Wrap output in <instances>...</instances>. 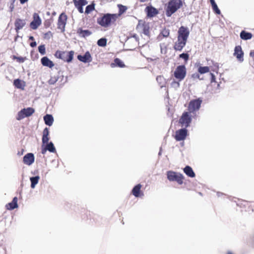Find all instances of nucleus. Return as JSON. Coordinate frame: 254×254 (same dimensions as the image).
I'll list each match as a JSON object with an SVG mask.
<instances>
[{
  "label": "nucleus",
  "mask_w": 254,
  "mask_h": 254,
  "mask_svg": "<svg viewBox=\"0 0 254 254\" xmlns=\"http://www.w3.org/2000/svg\"><path fill=\"white\" fill-rule=\"evenodd\" d=\"M210 2L211 3L213 11L217 14H220L221 13L220 10L218 8L214 0H210Z\"/></svg>",
  "instance_id": "nucleus-30"
},
{
  "label": "nucleus",
  "mask_w": 254,
  "mask_h": 254,
  "mask_svg": "<svg viewBox=\"0 0 254 254\" xmlns=\"http://www.w3.org/2000/svg\"><path fill=\"white\" fill-rule=\"evenodd\" d=\"M26 24L24 19L17 18L14 22L15 30L17 33H18L19 30L21 29Z\"/></svg>",
  "instance_id": "nucleus-18"
},
{
  "label": "nucleus",
  "mask_w": 254,
  "mask_h": 254,
  "mask_svg": "<svg viewBox=\"0 0 254 254\" xmlns=\"http://www.w3.org/2000/svg\"><path fill=\"white\" fill-rule=\"evenodd\" d=\"M240 37L242 40H248L252 39L253 37V34L250 32L242 30L240 33Z\"/></svg>",
  "instance_id": "nucleus-24"
},
{
  "label": "nucleus",
  "mask_w": 254,
  "mask_h": 254,
  "mask_svg": "<svg viewBox=\"0 0 254 254\" xmlns=\"http://www.w3.org/2000/svg\"><path fill=\"white\" fill-rule=\"evenodd\" d=\"M97 44L101 47H104L107 44V40L105 38H101L97 41Z\"/></svg>",
  "instance_id": "nucleus-37"
},
{
  "label": "nucleus",
  "mask_w": 254,
  "mask_h": 254,
  "mask_svg": "<svg viewBox=\"0 0 254 254\" xmlns=\"http://www.w3.org/2000/svg\"><path fill=\"white\" fill-rule=\"evenodd\" d=\"M75 6L77 8L78 11L82 13L83 12V6L87 4L86 0H73Z\"/></svg>",
  "instance_id": "nucleus-15"
},
{
  "label": "nucleus",
  "mask_w": 254,
  "mask_h": 254,
  "mask_svg": "<svg viewBox=\"0 0 254 254\" xmlns=\"http://www.w3.org/2000/svg\"><path fill=\"white\" fill-rule=\"evenodd\" d=\"M44 120L45 124L49 126H51L52 125L54 121V119L51 115H46L45 116H44Z\"/></svg>",
  "instance_id": "nucleus-28"
},
{
  "label": "nucleus",
  "mask_w": 254,
  "mask_h": 254,
  "mask_svg": "<svg viewBox=\"0 0 254 254\" xmlns=\"http://www.w3.org/2000/svg\"><path fill=\"white\" fill-rule=\"evenodd\" d=\"M10 1L12 2V3H14L15 0H10Z\"/></svg>",
  "instance_id": "nucleus-52"
},
{
  "label": "nucleus",
  "mask_w": 254,
  "mask_h": 254,
  "mask_svg": "<svg viewBox=\"0 0 254 254\" xmlns=\"http://www.w3.org/2000/svg\"><path fill=\"white\" fill-rule=\"evenodd\" d=\"M189 35L190 31L188 27L182 26L179 28L178 31V38L188 40Z\"/></svg>",
  "instance_id": "nucleus-10"
},
{
  "label": "nucleus",
  "mask_w": 254,
  "mask_h": 254,
  "mask_svg": "<svg viewBox=\"0 0 254 254\" xmlns=\"http://www.w3.org/2000/svg\"><path fill=\"white\" fill-rule=\"evenodd\" d=\"M77 33L82 37H86L90 36L91 34V32L88 30H83L81 28H79L77 30Z\"/></svg>",
  "instance_id": "nucleus-26"
},
{
  "label": "nucleus",
  "mask_w": 254,
  "mask_h": 254,
  "mask_svg": "<svg viewBox=\"0 0 254 254\" xmlns=\"http://www.w3.org/2000/svg\"><path fill=\"white\" fill-rule=\"evenodd\" d=\"M183 5L182 0H170L166 5L165 13L167 17H171Z\"/></svg>",
  "instance_id": "nucleus-1"
},
{
  "label": "nucleus",
  "mask_w": 254,
  "mask_h": 254,
  "mask_svg": "<svg viewBox=\"0 0 254 254\" xmlns=\"http://www.w3.org/2000/svg\"><path fill=\"white\" fill-rule=\"evenodd\" d=\"M187 42V40L177 37V40L174 43L173 48L176 51H181L185 47Z\"/></svg>",
  "instance_id": "nucleus-11"
},
{
  "label": "nucleus",
  "mask_w": 254,
  "mask_h": 254,
  "mask_svg": "<svg viewBox=\"0 0 254 254\" xmlns=\"http://www.w3.org/2000/svg\"><path fill=\"white\" fill-rule=\"evenodd\" d=\"M188 134V130L182 128L177 130L175 132V138L177 141H182L186 139Z\"/></svg>",
  "instance_id": "nucleus-13"
},
{
  "label": "nucleus",
  "mask_w": 254,
  "mask_h": 254,
  "mask_svg": "<svg viewBox=\"0 0 254 254\" xmlns=\"http://www.w3.org/2000/svg\"><path fill=\"white\" fill-rule=\"evenodd\" d=\"M198 72L199 74H204L209 72L210 71V68L209 66H200L197 69Z\"/></svg>",
  "instance_id": "nucleus-31"
},
{
  "label": "nucleus",
  "mask_w": 254,
  "mask_h": 254,
  "mask_svg": "<svg viewBox=\"0 0 254 254\" xmlns=\"http://www.w3.org/2000/svg\"><path fill=\"white\" fill-rule=\"evenodd\" d=\"M95 9V4L94 3H92L87 5L85 9V13L88 14L90 13L91 11L94 10Z\"/></svg>",
  "instance_id": "nucleus-35"
},
{
  "label": "nucleus",
  "mask_w": 254,
  "mask_h": 254,
  "mask_svg": "<svg viewBox=\"0 0 254 254\" xmlns=\"http://www.w3.org/2000/svg\"><path fill=\"white\" fill-rule=\"evenodd\" d=\"M118 7L119 8V12L118 13H115L116 15H117V19L123 14L127 9V7L126 6L123 5L121 4H118Z\"/></svg>",
  "instance_id": "nucleus-29"
},
{
  "label": "nucleus",
  "mask_w": 254,
  "mask_h": 254,
  "mask_svg": "<svg viewBox=\"0 0 254 254\" xmlns=\"http://www.w3.org/2000/svg\"><path fill=\"white\" fill-rule=\"evenodd\" d=\"M169 35H170L169 30L164 28L161 31L159 37H161V36H162L163 37H168L169 36Z\"/></svg>",
  "instance_id": "nucleus-33"
},
{
  "label": "nucleus",
  "mask_w": 254,
  "mask_h": 254,
  "mask_svg": "<svg viewBox=\"0 0 254 254\" xmlns=\"http://www.w3.org/2000/svg\"><path fill=\"white\" fill-rule=\"evenodd\" d=\"M187 70L184 65L178 66L174 72V77L179 81L183 80L186 76Z\"/></svg>",
  "instance_id": "nucleus-5"
},
{
  "label": "nucleus",
  "mask_w": 254,
  "mask_h": 254,
  "mask_svg": "<svg viewBox=\"0 0 254 254\" xmlns=\"http://www.w3.org/2000/svg\"><path fill=\"white\" fill-rule=\"evenodd\" d=\"M74 52L73 51L69 52L57 51L55 56L57 58L60 59L65 62L70 63L72 61Z\"/></svg>",
  "instance_id": "nucleus-3"
},
{
  "label": "nucleus",
  "mask_w": 254,
  "mask_h": 254,
  "mask_svg": "<svg viewBox=\"0 0 254 254\" xmlns=\"http://www.w3.org/2000/svg\"><path fill=\"white\" fill-rule=\"evenodd\" d=\"M112 67L115 66H119L120 67H125V64L119 58H116L114 60V63H112L111 64Z\"/></svg>",
  "instance_id": "nucleus-27"
},
{
  "label": "nucleus",
  "mask_w": 254,
  "mask_h": 254,
  "mask_svg": "<svg viewBox=\"0 0 254 254\" xmlns=\"http://www.w3.org/2000/svg\"><path fill=\"white\" fill-rule=\"evenodd\" d=\"M117 19V15L114 14L106 13L97 18V23L104 28H107L114 24Z\"/></svg>",
  "instance_id": "nucleus-2"
},
{
  "label": "nucleus",
  "mask_w": 254,
  "mask_h": 254,
  "mask_svg": "<svg viewBox=\"0 0 254 254\" xmlns=\"http://www.w3.org/2000/svg\"><path fill=\"white\" fill-rule=\"evenodd\" d=\"M148 0H140V1L141 2H144L145 1H147Z\"/></svg>",
  "instance_id": "nucleus-50"
},
{
  "label": "nucleus",
  "mask_w": 254,
  "mask_h": 254,
  "mask_svg": "<svg viewBox=\"0 0 254 254\" xmlns=\"http://www.w3.org/2000/svg\"><path fill=\"white\" fill-rule=\"evenodd\" d=\"M19 0L21 4H23L28 1V0Z\"/></svg>",
  "instance_id": "nucleus-48"
},
{
  "label": "nucleus",
  "mask_w": 254,
  "mask_h": 254,
  "mask_svg": "<svg viewBox=\"0 0 254 254\" xmlns=\"http://www.w3.org/2000/svg\"><path fill=\"white\" fill-rule=\"evenodd\" d=\"M33 20L31 22L30 26L32 29L35 30L41 24L42 21L39 14L37 13L33 14Z\"/></svg>",
  "instance_id": "nucleus-12"
},
{
  "label": "nucleus",
  "mask_w": 254,
  "mask_h": 254,
  "mask_svg": "<svg viewBox=\"0 0 254 254\" xmlns=\"http://www.w3.org/2000/svg\"><path fill=\"white\" fill-rule=\"evenodd\" d=\"M142 25H143V23H141V21H139L138 24L137 25L136 28H137V29L139 28V27H140Z\"/></svg>",
  "instance_id": "nucleus-44"
},
{
  "label": "nucleus",
  "mask_w": 254,
  "mask_h": 254,
  "mask_svg": "<svg viewBox=\"0 0 254 254\" xmlns=\"http://www.w3.org/2000/svg\"><path fill=\"white\" fill-rule=\"evenodd\" d=\"M142 185L137 184L132 189L131 193L136 197H141L143 196V192L141 190Z\"/></svg>",
  "instance_id": "nucleus-17"
},
{
  "label": "nucleus",
  "mask_w": 254,
  "mask_h": 254,
  "mask_svg": "<svg viewBox=\"0 0 254 254\" xmlns=\"http://www.w3.org/2000/svg\"><path fill=\"white\" fill-rule=\"evenodd\" d=\"M50 139L49 137V129L47 127H46L43 131V136H42V143L45 144L46 143H48L49 140Z\"/></svg>",
  "instance_id": "nucleus-22"
},
{
  "label": "nucleus",
  "mask_w": 254,
  "mask_h": 254,
  "mask_svg": "<svg viewBox=\"0 0 254 254\" xmlns=\"http://www.w3.org/2000/svg\"><path fill=\"white\" fill-rule=\"evenodd\" d=\"M148 17H153L158 13V10L152 6H147L145 8Z\"/></svg>",
  "instance_id": "nucleus-16"
},
{
  "label": "nucleus",
  "mask_w": 254,
  "mask_h": 254,
  "mask_svg": "<svg viewBox=\"0 0 254 254\" xmlns=\"http://www.w3.org/2000/svg\"><path fill=\"white\" fill-rule=\"evenodd\" d=\"M250 55L251 57L254 58V51H251L250 52Z\"/></svg>",
  "instance_id": "nucleus-47"
},
{
  "label": "nucleus",
  "mask_w": 254,
  "mask_h": 254,
  "mask_svg": "<svg viewBox=\"0 0 254 254\" xmlns=\"http://www.w3.org/2000/svg\"><path fill=\"white\" fill-rule=\"evenodd\" d=\"M40 179V177L39 176H36L34 177L30 178L31 181V187L32 188H34L35 186L38 184L39 180Z\"/></svg>",
  "instance_id": "nucleus-32"
},
{
  "label": "nucleus",
  "mask_w": 254,
  "mask_h": 254,
  "mask_svg": "<svg viewBox=\"0 0 254 254\" xmlns=\"http://www.w3.org/2000/svg\"><path fill=\"white\" fill-rule=\"evenodd\" d=\"M190 112H185L179 119V123L182 127L186 128L190 126L191 122V118Z\"/></svg>",
  "instance_id": "nucleus-6"
},
{
  "label": "nucleus",
  "mask_w": 254,
  "mask_h": 254,
  "mask_svg": "<svg viewBox=\"0 0 254 254\" xmlns=\"http://www.w3.org/2000/svg\"><path fill=\"white\" fill-rule=\"evenodd\" d=\"M34 109L32 108H24L18 113L16 119L19 121L25 117H29L34 113Z\"/></svg>",
  "instance_id": "nucleus-8"
},
{
  "label": "nucleus",
  "mask_w": 254,
  "mask_h": 254,
  "mask_svg": "<svg viewBox=\"0 0 254 254\" xmlns=\"http://www.w3.org/2000/svg\"><path fill=\"white\" fill-rule=\"evenodd\" d=\"M244 52L241 46H236L235 47L233 55L236 57L240 62L244 61Z\"/></svg>",
  "instance_id": "nucleus-14"
},
{
  "label": "nucleus",
  "mask_w": 254,
  "mask_h": 254,
  "mask_svg": "<svg viewBox=\"0 0 254 254\" xmlns=\"http://www.w3.org/2000/svg\"><path fill=\"white\" fill-rule=\"evenodd\" d=\"M29 40H34V37L33 36H30L29 37Z\"/></svg>",
  "instance_id": "nucleus-49"
},
{
  "label": "nucleus",
  "mask_w": 254,
  "mask_h": 254,
  "mask_svg": "<svg viewBox=\"0 0 254 254\" xmlns=\"http://www.w3.org/2000/svg\"><path fill=\"white\" fill-rule=\"evenodd\" d=\"M179 58L184 59L187 63L189 59V55L187 53H182L179 55Z\"/></svg>",
  "instance_id": "nucleus-38"
},
{
  "label": "nucleus",
  "mask_w": 254,
  "mask_h": 254,
  "mask_svg": "<svg viewBox=\"0 0 254 254\" xmlns=\"http://www.w3.org/2000/svg\"><path fill=\"white\" fill-rule=\"evenodd\" d=\"M13 85L17 88H22V81L19 79H15L13 81Z\"/></svg>",
  "instance_id": "nucleus-36"
},
{
  "label": "nucleus",
  "mask_w": 254,
  "mask_h": 254,
  "mask_svg": "<svg viewBox=\"0 0 254 254\" xmlns=\"http://www.w3.org/2000/svg\"><path fill=\"white\" fill-rule=\"evenodd\" d=\"M46 147V149H47V150L51 152H56V148L54 147V145L52 142H50L49 143H48L47 144Z\"/></svg>",
  "instance_id": "nucleus-34"
},
{
  "label": "nucleus",
  "mask_w": 254,
  "mask_h": 254,
  "mask_svg": "<svg viewBox=\"0 0 254 254\" xmlns=\"http://www.w3.org/2000/svg\"><path fill=\"white\" fill-rule=\"evenodd\" d=\"M184 172L188 177L194 178L195 176L192 169L189 166H187L184 169Z\"/></svg>",
  "instance_id": "nucleus-25"
},
{
  "label": "nucleus",
  "mask_w": 254,
  "mask_h": 254,
  "mask_svg": "<svg viewBox=\"0 0 254 254\" xmlns=\"http://www.w3.org/2000/svg\"><path fill=\"white\" fill-rule=\"evenodd\" d=\"M38 50L40 54L44 55L46 53L45 47L44 45H42L39 46Z\"/></svg>",
  "instance_id": "nucleus-40"
},
{
  "label": "nucleus",
  "mask_w": 254,
  "mask_h": 254,
  "mask_svg": "<svg viewBox=\"0 0 254 254\" xmlns=\"http://www.w3.org/2000/svg\"><path fill=\"white\" fill-rule=\"evenodd\" d=\"M30 45L31 47H34L36 46V42H32L30 43Z\"/></svg>",
  "instance_id": "nucleus-45"
},
{
  "label": "nucleus",
  "mask_w": 254,
  "mask_h": 254,
  "mask_svg": "<svg viewBox=\"0 0 254 254\" xmlns=\"http://www.w3.org/2000/svg\"><path fill=\"white\" fill-rule=\"evenodd\" d=\"M41 63L43 65L52 68L54 66L53 62L48 57H44L41 59Z\"/></svg>",
  "instance_id": "nucleus-21"
},
{
  "label": "nucleus",
  "mask_w": 254,
  "mask_h": 254,
  "mask_svg": "<svg viewBox=\"0 0 254 254\" xmlns=\"http://www.w3.org/2000/svg\"><path fill=\"white\" fill-rule=\"evenodd\" d=\"M77 59L78 60L83 63H88L92 61V58L89 52H86L83 56L78 55Z\"/></svg>",
  "instance_id": "nucleus-20"
},
{
  "label": "nucleus",
  "mask_w": 254,
  "mask_h": 254,
  "mask_svg": "<svg viewBox=\"0 0 254 254\" xmlns=\"http://www.w3.org/2000/svg\"><path fill=\"white\" fill-rule=\"evenodd\" d=\"M210 74L211 75V80H210L211 83H212L213 82H216V78H215V76L214 74L212 73H210Z\"/></svg>",
  "instance_id": "nucleus-43"
},
{
  "label": "nucleus",
  "mask_w": 254,
  "mask_h": 254,
  "mask_svg": "<svg viewBox=\"0 0 254 254\" xmlns=\"http://www.w3.org/2000/svg\"><path fill=\"white\" fill-rule=\"evenodd\" d=\"M191 78L193 80L199 79L202 80V78H200V74L198 72V73H194L191 75Z\"/></svg>",
  "instance_id": "nucleus-39"
},
{
  "label": "nucleus",
  "mask_w": 254,
  "mask_h": 254,
  "mask_svg": "<svg viewBox=\"0 0 254 254\" xmlns=\"http://www.w3.org/2000/svg\"><path fill=\"white\" fill-rule=\"evenodd\" d=\"M12 59L13 60H16L17 61L19 62V63H23L25 61V59L24 58L21 57H17L15 56H12Z\"/></svg>",
  "instance_id": "nucleus-42"
},
{
  "label": "nucleus",
  "mask_w": 254,
  "mask_h": 254,
  "mask_svg": "<svg viewBox=\"0 0 254 254\" xmlns=\"http://www.w3.org/2000/svg\"><path fill=\"white\" fill-rule=\"evenodd\" d=\"M67 21V16L64 13H61L58 20V28L60 29L62 32H64L65 26Z\"/></svg>",
  "instance_id": "nucleus-9"
},
{
  "label": "nucleus",
  "mask_w": 254,
  "mask_h": 254,
  "mask_svg": "<svg viewBox=\"0 0 254 254\" xmlns=\"http://www.w3.org/2000/svg\"><path fill=\"white\" fill-rule=\"evenodd\" d=\"M157 81L160 84V86L161 87H163L164 86V84L163 83V81L164 80V79L163 76H158L156 78Z\"/></svg>",
  "instance_id": "nucleus-41"
},
{
  "label": "nucleus",
  "mask_w": 254,
  "mask_h": 254,
  "mask_svg": "<svg viewBox=\"0 0 254 254\" xmlns=\"http://www.w3.org/2000/svg\"><path fill=\"white\" fill-rule=\"evenodd\" d=\"M23 161L27 165H31L34 162V154L31 153H27L24 156Z\"/></svg>",
  "instance_id": "nucleus-19"
},
{
  "label": "nucleus",
  "mask_w": 254,
  "mask_h": 254,
  "mask_svg": "<svg viewBox=\"0 0 254 254\" xmlns=\"http://www.w3.org/2000/svg\"><path fill=\"white\" fill-rule=\"evenodd\" d=\"M202 100L200 98L191 100L188 105V110L190 113H194L200 109L202 103Z\"/></svg>",
  "instance_id": "nucleus-7"
},
{
  "label": "nucleus",
  "mask_w": 254,
  "mask_h": 254,
  "mask_svg": "<svg viewBox=\"0 0 254 254\" xmlns=\"http://www.w3.org/2000/svg\"><path fill=\"white\" fill-rule=\"evenodd\" d=\"M47 150H47V149H46V147H45V148L42 149V153L43 154H44L46 152Z\"/></svg>",
  "instance_id": "nucleus-46"
},
{
  "label": "nucleus",
  "mask_w": 254,
  "mask_h": 254,
  "mask_svg": "<svg viewBox=\"0 0 254 254\" xmlns=\"http://www.w3.org/2000/svg\"><path fill=\"white\" fill-rule=\"evenodd\" d=\"M167 179L171 182H177L179 185H182L183 183L184 177L181 174L169 171L167 172Z\"/></svg>",
  "instance_id": "nucleus-4"
},
{
  "label": "nucleus",
  "mask_w": 254,
  "mask_h": 254,
  "mask_svg": "<svg viewBox=\"0 0 254 254\" xmlns=\"http://www.w3.org/2000/svg\"><path fill=\"white\" fill-rule=\"evenodd\" d=\"M5 206L6 209L8 210H12L17 208L18 207L17 198L16 197H14L13 198L12 201L11 202L7 203Z\"/></svg>",
  "instance_id": "nucleus-23"
},
{
  "label": "nucleus",
  "mask_w": 254,
  "mask_h": 254,
  "mask_svg": "<svg viewBox=\"0 0 254 254\" xmlns=\"http://www.w3.org/2000/svg\"><path fill=\"white\" fill-rule=\"evenodd\" d=\"M227 254H234L232 252L229 251L227 252Z\"/></svg>",
  "instance_id": "nucleus-51"
}]
</instances>
